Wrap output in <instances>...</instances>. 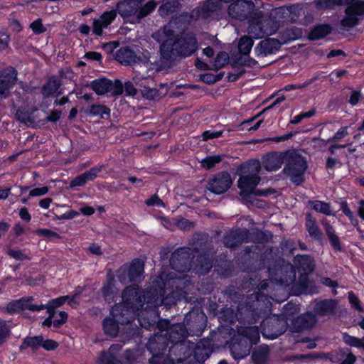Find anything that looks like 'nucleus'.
Segmentation results:
<instances>
[{
	"instance_id": "nucleus-37",
	"label": "nucleus",
	"mask_w": 364,
	"mask_h": 364,
	"mask_svg": "<svg viewBox=\"0 0 364 364\" xmlns=\"http://www.w3.org/2000/svg\"><path fill=\"white\" fill-rule=\"evenodd\" d=\"M344 341L346 343L356 347H363V341L359 338H357L349 335L344 336Z\"/></svg>"
},
{
	"instance_id": "nucleus-31",
	"label": "nucleus",
	"mask_w": 364,
	"mask_h": 364,
	"mask_svg": "<svg viewBox=\"0 0 364 364\" xmlns=\"http://www.w3.org/2000/svg\"><path fill=\"white\" fill-rule=\"evenodd\" d=\"M156 7V3L154 1L147 2L144 6H140L139 9V21L144 17L151 13Z\"/></svg>"
},
{
	"instance_id": "nucleus-51",
	"label": "nucleus",
	"mask_w": 364,
	"mask_h": 364,
	"mask_svg": "<svg viewBox=\"0 0 364 364\" xmlns=\"http://www.w3.org/2000/svg\"><path fill=\"white\" fill-rule=\"evenodd\" d=\"M19 216L20 218L26 222H29L31 219V216L29 214L27 208H21L19 210Z\"/></svg>"
},
{
	"instance_id": "nucleus-8",
	"label": "nucleus",
	"mask_w": 364,
	"mask_h": 364,
	"mask_svg": "<svg viewBox=\"0 0 364 364\" xmlns=\"http://www.w3.org/2000/svg\"><path fill=\"white\" fill-rule=\"evenodd\" d=\"M90 87L98 95L108 93L111 95H118L123 91L122 84L119 80L112 82L107 79H98L93 80Z\"/></svg>"
},
{
	"instance_id": "nucleus-30",
	"label": "nucleus",
	"mask_w": 364,
	"mask_h": 364,
	"mask_svg": "<svg viewBox=\"0 0 364 364\" xmlns=\"http://www.w3.org/2000/svg\"><path fill=\"white\" fill-rule=\"evenodd\" d=\"M223 159L222 155H212L208 156L201 161V166L206 168L210 169L214 167L216 164L220 163Z\"/></svg>"
},
{
	"instance_id": "nucleus-1",
	"label": "nucleus",
	"mask_w": 364,
	"mask_h": 364,
	"mask_svg": "<svg viewBox=\"0 0 364 364\" xmlns=\"http://www.w3.org/2000/svg\"><path fill=\"white\" fill-rule=\"evenodd\" d=\"M142 306L141 290L135 287L127 288L122 293V303L117 304L112 309L111 314L116 320L106 318L103 321L105 333L112 336L117 335L118 332L117 323H129Z\"/></svg>"
},
{
	"instance_id": "nucleus-23",
	"label": "nucleus",
	"mask_w": 364,
	"mask_h": 364,
	"mask_svg": "<svg viewBox=\"0 0 364 364\" xmlns=\"http://www.w3.org/2000/svg\"><path fill=\"white\" fill-rule=\"evenodd\" d=\"M331 31V28L330 26L327 24L319 25L310 31L309 37L311 40H318L325 37L329 34Z\"/></svg>"
},
{
	"instance_id": "nucleus-12",
	"label": "nucleus",
	"mask_w": 364,
	"mask_h": 364,
	"mask_svg": "<svg viewBox=\"0 0 364 364\" xmlns=\"http://www.w3.org/2000/svg\"><path fill=\"white\" fill-rule=\"evenodd\" d=\"M144 272V262L140 259L133 261L129 269L122 268L120 269L119 279L122 283H126L125 275L128 274L129 281H138L141 279Z\"/></svg>"
},
{
	"instance_id": "nucleus-50",
	"label": "nucleus",
	"mask_w": 364,
	"mask_h": 364,
	"mask_svg": "<svg viewBox=\"0 0 364 364\" xmlns=\"http://www.w3.org/2000/svg\"><path fill=\"white\" fill-rule=\"evenodd\" d=\"M146 204L148 205H164L163 201L156 196H154L147 200Z\"/></svg>"
},
{
	"instance_id": "nucleus-28",
	"label": "nucleus",
	"mask_w": 364,
	"mask_h": 364,
	"mask_svg": "<svg viewBox=\"0 0 364 364\" xmlns=\"http://www.w3.org/2000/svg\"><path fill=\"white\" fill-rule=\"evenodd\" d=\"M311 208L316 212L321 213L328 215H333L329 203L320 200L312 201L309 203Z\"/></svg>"
},
{
	"instance_id": "nucleus-43",
	"label": "nucleus",
	"mask_w": 364,
	"mask_h": 364,
	"mask_svg": "<svg viewBox=\"0 0 364 364\" xmlns=\"http://www.w3.org/2000/svg\"><path fill=\"white\" fill-rule=\"evenodd\" d=\"M114 287L111 282L102 288V293L105 299L109 303V296L114 293Z\"/></svg>"
},
{
	"instance_id": "nucleus-45",
	"label": "nucleus",
	"mask_w": 364,
	"mask_h": 364,
	"mask_svg": "<svg viewBox=\"0 0 364 364\" xmlns=\"http://www.w3.org/2000/svg\"><path fill=\"white\" fill-rule=\"evenodd\" d=\"M35 232L38 235H43L47 237H59L56 232L48 229H38Z\"/></svg>"
},
{
	"instance_id": "nucleus-9",
	"label": "nucleus",
	"mask_w": 364,
	"mask_h": 364,
	"mask_svg": "<svg viewBox=\"0 0 364 364\" xmlns=\"http://www.w3.org/2000/svg\"><path fill=\"white\" fill-rule=\"evenodd\" d=\"M17 72L13 68L6 69L0 75V100L6 98L11 88L16 84Z\"/></svg>"
},
{
	"instance_id": "nucleus-26",
	"label": "nucleus",
	"mask_w": 364,
	"mask_h": 364,
	"mask_svg": "<svg viewBox=\"0 0 364 364\" xmlns=\"http://www.w3.org/2000/svg\"><path fill=\"white\" fill-rule=\"evenodd\" d=\"M306 226L309 235L315 239H320L322 233L320 231L316 221L312 219L310 215H307Z\"/></svg>"
},
{
	"instance_id": "nucleus-14",
	"label": "nucleus",
	"mask_w": 364,
	"mask_h": 364,
	"mask_svg": "<svg viewBox=\"0 0 364 364\" xmlns=\"http://www.w3.org/2000/svg\"><path fill=\"white\" fill-rule=\"evenodd\" d=\"M286 161L285 152H272L262 158V164L267 171H276Z\"/></svg>"
},
{
	"instance_id": "nucleus-63",
	"label": "nucleus",
	"mask_w": 364,
	"mask_h": 364,
	"mask_svg": "<svg viewBox=\"0 0 364 364\" xmlns=\"http://www.w3.org/2000/svg\"><path fill=\"white\" fill-rule=\"evenodd\" d=\"M60 113L59 112H56V111L52 112L49 114V116H48L47 119L48 121L55 122L60 118Z\"/></svg>"
},
{
	"instance_id": "nucleus-17",
	"label": "nucleus",
	"mask_w": 364,
	"mask_h": 364,
	"mask_svg": "<svg viewBox=\"0 0 364 364\" xmlns=\"http://www.w3.org/2000/svg\"><path fill=\"white\" fill-rule=\"evenodd\" d=\"M101 171V167H95L84 173L77 176L70 183V187L82 186L90 181H93Z\"/></svg>"
},
{
	"instance_id": "nucleus-33",
	"label": "nucleus",
	"mask_w": 364,
	"mask_h": 364,
	"mask_svg": "<svg viewBox=\"0 0 364 364\" xmlns=\"http://www.w3.org/2000/svg\"><path fill=\"white\" fill-rule=\"evenodd\" d=\"M43 343V337L41 336H34V337H28L24 339L23 344L26 346H29L33 348H37L38 347L42 346Z\"/></svg>"
},
{
	"instance_id": "nucleus-35",
	"label": "nucleus",
	"mask_w": 364,
	"mask_h": 364,
	"mask_svg": "<svg viewBox=\"0 0 364 364\" xmlns=\"http://www.w3.org/2000/svg\"><path fill=\"white\" fill-rule=\"evenodd\" d=\"M30 28L33 32L36 34H40L46 31V28L43 26L42 21L40 18H38L32 22L30 24Z\"/></svg>"
},
{
	"instance_id": "nucleus-34",
	"label": "nucleus",
	"mask_w": 364,
	"mask_h": 364,
	"mask_svg": "<svg viewBox=\"0 0 364 364\" xmlns=\"http://www.w3.org/2000/svg\"><path fill=\"white\" fill-rule=\"evenodd\" d=\"M228 61V55L226 53H219L215 61L214 68L216 70L223 67Z\"/></svg>"
},
{
	"instance_id": "nucleus-10",
	"label": "nucleus",
	"mask_w": 364,
	"mask_h": 364,
	"mask_svg": "<svg viewBox=\"0 0 364 364\" xmlns=\"http://www.w3.org/2000/svg\"><path fill=\"white\" fill-rule=\"evenodd\" d=\"M32 300V297H26L11 301L6 305V311L9 313H15L26 309L31 311H39L44 309V306L33 304Z\"/></svg>"
},
{
	"instance_id": "nucleus-32",
	"label": "nucleus",
	"mask_w": 364,
	"mask_h": 364,
	"mask_svg": "<svg viewBox=\"0 0 364 364\" xmlns=\"http://www.w3.org/2000/svg\"><path fill=\"white\" fill-rule=\"evenodd\" d=\"M10 336V329L5 321L0 320V347Z\"/></svg>"
},
{
	"instance_id": "nucleus-18",
	"label": "nucleus",
	"mask_w": 364,
	"mask_h": 364,
	"mask_svg": "<svg viewBox=\"0 0 364 364\" xmlns=\"http://www.w3.org/2000/svg\"><path fill=\"white\" fill-rule=\"evenodd\" d=\"M336 307L334 300H326L318 302L315 306V312L321 316L331 314Z\"/></svg>"
},
{
	"instance_id": "nucleus-62",
	"label": "nucleus",
	"mask_w": 364,
	"mask_h": 364,
	"mask_svg": "<svg viewBox=\"0 0 364 364\" xmlns=\"http://www.w3.org/2000/svg\"><path fill=\"white\" fill-rule=\"evenodd\" d=\"M306 317L309 319V322L303 324L302 328H304L311 327L315 323V318L313 315L308 314Z\"/></svg>"
},
{
	"instance_id": "nucleus-53",
	"label": "nucleus",
	"mask_w": 364,
	"mask_h": 364,
	"mask_svg": "<svg viewBox=\"0 0 364 364\" xmlns=\"http://www.w3.org/2000/svg\"><path fill=\"white\" fill-rule=\"evenodd\" d=\"M178 225L182 230H188L193 226V223L186 219H182L178 222Z\"/></svg>"
},
{
	"instance_id": "nucleus-6",
	"label": "nucleus",
	"mask_w": 364,
	"mask_h": 364,
	"mask_svg": "<svg viewBox=\"0 0 364 364\" xmlns=\"http://www.w3.org/2000/svg\"><path fill=\"white\" fill-rule=\"evenodd\" d=\"M338 5H347L346 15L341 21L343 27L354 26L364 16V0H338Z\"/></svg>"
},
{
	"instance_id": "nucleus-55",
	"label": "nucleus",
	"mask_w": 364,
	"mask_h": 364,
	"mask_svg": "<svg viewBox=\"0 0 364 364\" xmlns=\"http://www.w3.org/2000/svg\"><path fill=\"white\" fill-rule=\"evenodd\" d=\"M360 97V93L358 91H353L350 97L349 102L352 105H355L359 102Z\"/></svg>"
},
{
	"instance_id": "nucleus-5",
	"label": "nucleus",
	"mask_w": 364,
	"mask_h": 364,
	"mask_svg": "<svg viewBox=\"0 0 364 364\" xmlns=\"http://www.w3.org/2000/svg\"><path fill=\"white\" fill-rule=\"evenodd\" d=\"M277 29V24L271 18L256 13L249 21L247 33L252 38H260L273 34Z\"/></svg>"
},
{
	"instance_id": "nucleus-64",
	"label": "nucleus",
	"mask_w": 364,
	"mask_h": 364,
	"mask_svg": "<svg viewBox=\"0 0 364 364\" xmlns=\"http://www.w3.org/2000/svg\"><path fill=\"white\" fill-rule=\"evenodd\" d=\"M196 66L198 68L200 69V70H208V69H210L209 66L206 63L202 62L199 59H197L196 60Z\"/></svg>"
},
{
	"instance_id": "nucleus-36",
	"label": "nucleus",
	"mask_w": 364,
	"mask_h": 364,
	"mask_svg": "<svg viewBox=\"0 0 364 364\" xmlns=\"http://www.w3.org/2000/svg\"><path fill=\"white\" fill-rule=\"evenodd\" d=\"M316 5L319 9H328L338 5V0H317Z\"/></svg>"
},
{
	"instance_id": "nucleus-19",
	"label": "nucleus",
	"mask_w": 364,
	"mask_h": 364,
	"mask_svg": "<svg viewBox=\"0 0 364 364\" xmlns=\"http://www.w3.org/2000/svg\"><path fill=\"white\" fill-rule=\"evenodd\" d=\"M321 223L324 227L326 233L333 247L336 250H341V247L340 240L336 235L333 227L328 223L326 220H323Z\"/></svg>"
},
{
	"instance_id": "nucleus-25",
	"label": "nucleus",
	"mask_w": 364,
	"mask_h": 364,
	"mask_svg": "<svg viewBox=\"0 0 364 364\" xmlns=\"http://www.w3.org/2000/svg\"><path fill=\"white\" fill-rule=\"evenodd\" d=\"M253 46V40L249 36L241 37L238 42V50L240 54L247 55L250 53Z\"/></svg>"
},
{
	"instance_id": "nucleus-20",
	"label": "nucleus",
	"mask_w": 364,
	"mask_h": 364,
	"mask_svg": "<svg viewBox=\"0 0 364 364\" xmlns=\"http://www.w3.org/2000/svg\"><path fill=\"white\" fill-rule=\"evenodd\" d=\"M239 336H240L241 338H245V339L250 343V346L252 343H257L259 340V329L255 326L243 329L240 331Z\"/></svg>"
},
{
	"instance_id": "nucleus-39",
	"label": "nucleus",
	"mask_w": 364,
	"mask_h": 364,
	"mask_svg": "<svg viewBox=\"0 0 364 364\" xmlns=\"http://www.w3.org/2000/svg\"><path fill=\"white\" fill-rule=\"evenodd\" d=\"M9 41V36L4 30L0 31V50H5Z\"/></svg>"
},
{
	"instance_id": "nucleus-56",
	"label": "nucleus",
	"mask_w": 364,
	"mask_h": 364,
	"mask_svg": "<svg viewBox=\"0 0 364 364\" xmlns=\"http://www.w3.org/2000/svg\"><path fill=\"white\" fill-rule=\"evenodd\" d=\"M101 55L97 52H89L85 54V58L87 59L93 60L95 61H99L101 59Z\"/></svg>"
},
{
	"instance_id": "nucleus-59",
	"label": "nucleus",
	"mask_w": 364,
	"mask_h": 364,
	"mask_svg": "<svg viewBox=\"0 0 364 364\" xmlns=\"http://www.w3.org/2000/svg\"><path fill=\"white\" fill-rule=\"evenodd\" d=\"M80 210L85 215H91L95 213V209L91 206L82 207Z\"/></svg>"
},
{
	"instance_id": "nucleus-24",
	"label": "nucleus",
	"mask_w": 364,
	"mask_h": 364,
	"mask_svg": "<svg viewBox=\"0 0 364 364\" xmlns=\"http://www.w3.org/2000/svg\"><path fill=\"white\" fill-rule=\"evenodd\" d=\"M117 59L124 65H130L136 63L133 52L129 49H121L117 53Z\"/></svg>"
},
{
	"instance_id": "nucleus-7",
	"label": "nucleus",
	"mask_w": 364,
	"mask_h": 364,
	"mask_svg": "<svg viewBox=\"0 0 364 364\" xmlns=\"http://www.w3.org/2000/svg\"><path fill=\"white\" fill-rule=\"evenodd\" d=\"M255 4L251 1L237 0L231 3L228 9V16L232 19L242 21L254 14Z\"/></svg>"
},
{
	"instance_id": "nucleus-46",
	"label": "nucleus",
	"mask_w": 364,
	"mask_h": 364,
	"mask_svg": "<svg viewBox=\"0 0 364 364\" xmlns=\"http://www.w3.org/2000/svg\"><path fill=\"white\" fill-rule=\"evenodd\" d=\"M59 319H55L53 321V326L55 327H59L62 324L65 323L68 318V314L65 311H60L58 314Z\"/></svg>"
},
{
	"instance_id": "nucleus-27",
	"label": "nucleus",
	"mask_w": 364,
	"mask_h": 364,
	"mask_svg": "<svg viewBox=\"0 0 364 364\" xmlns=\"http://www.w3.org/2000/svg\"><path fill=\"white\" fill-rule=\"evenodd\" d=\"M178 6V0H163L161 6L159 9V12L161 16H166L168 13L174 11Z\"/></svg>"
},
{
	"instance_id": "nucleus-2",
	"label": "nucleus",
	"mask_w": 364,
	"mask_h": 364,
	"mask_svg": "<svg viewBox=\"0 0 364 364\" xmlns=\"http://www.w3.org/2000/svg\"><path fill=\"white\" fill-rule=\"evenodd\" d=\"M261 171V164L258 160H252L242 164L239 169L237 186L242 196L254 193L257 196H265L266 191H256V187L261 181L259 173Z\"/></svg>"
},
{
	"instance_id": "nucleus-15",
	"label": "nucleus",
	"mask_w": 364,
	"mask_h": 364,
	"mask_svg": "<svg viewBox=\"0 0 364 364\" xmlns=\"http://www.w3.org/2000/svg\"><path fill=\"white\" fill-rule=\"evenodd\" d=\"M115 11L104 12L99 18L94 19L92 23L93 33L97 36H101L103 28H107L116 18Z\"/></svg>"
},
{
	"instance_id": "nucleus-16",
	"label": "nucleus",
	"mask_w": 364,
	"mask_h": 364,
	"mask_svg": "<svg viewBox=\"0 0 364 364\" xmlns=\"http://www.w3.org/2000/svg\"><path fill=\"white\" fill-rule=\"evenodd\" d=\"M280 46L279 42L274 38L262 41L255 48L257 56H264L274 53Z\"/></svg>"
},
{
	"instance_id": "nucleus-52",
	"label": "nucleus",
	"mask_w": 364,
	"mask_h": 364,
	"mask_svg": "<svg viewBox=\"0 0 364 364\" xmlns=\"http://www.w3.org/2000/svg\"><path fill=\"white\" fill-rule=\"evenodd\" d=\"M124 90L126 93L129 95H134L136 93V90L131 82H127L125 83Z\"/></svg>"
},
{
	"instance_id": "nucleus-4",
	"label": "nucleus",
	"mask_w": 364,
	"mask_h": 364,
	"mask_svg": "<svg viewBox=\"0 0 364 364\" xmlns=\"http://www.w3.org/2000/svg\"><path fill=\"white\" fill-rule=\"evenodd\" d=\"M307 168L305 159L296 150L286 151L285 173L289 176L293 183L300 184L304 181V176Z\"/></svg>"
},
{
	"instance_id": "nucleus-13",
	"label": "nucleus",
	"mask_w": 364,
	"mask_h": 364,
	"mask_svg": "<svg viewBox=\"0 0 364 364\" xmlns=\"http://www.w3.org/2000/svg\"><path fill=\"white\" fill-rule=\"evenodd\" d=\"M232 183L229 173H222L215 176L208 183V189L216 194L227 191Z\"/></svg>"
},
{
	"instance_id": "nucleus-47",
	"label": "nucleus",
	"mask_w": 364,
	"mask_h": 364,
	"mask_svg": "<svg viewBox=\"0 0 364 364\" xmlns=\"http://www.w3.org/2000/svg\"><path fill=\"white\" fill-rule=\"evenodd\" d=\"M58 346V343L53 340H43L42 346L48 350H53L56 348Z\"/></svg>"
},
{
	"instance_id": "nucleus-3",
	"label": "nucleus",
	"mask_w": 364,
	"mask_h": 364,
	"mask_svg": "<svg viewBox=\"0 0 364 364\" xmlns=\"http://www.w3.org/2000/svg\"><path fill=\"white\" fill-rule=\"evenodd\" d=\"M166 38L161 46V53L164 58L168 59L175 55L183 57L193 54L198 48L196 39L193 37H187L176 40L171 31H164Z\"/></svg>"
},
{
	"instance_id": "nucleus-48",
	"label": "nucleus",
	"mask_w": 364,
	"mask_h": 364,
	"mask_svg": "<svg viewBox=\"0 0 364 364\" xmlns=\"http://www.w3.org/2000/svg\"><path fill=\"white\" fill-rule=\"evenodd\" d=\"M151 364H173V362L170 360H165L163 358L160 356H153L150 359Z\"/></svg>"
},
{
	"instance_id": "nucleus-60",
	"label": "nucleus",
	"mask_w": 364,
	"mask_h": 364,
	"mask_svg": "<svg viewBox=\"0 0 364 364\" xmlns=\"http://www.w3.org/2000/svg\"><path fill=\"white\" fill-rule=\"evenodd\" d=\"M89 250H90V252L91 253L95 254V255H100L102 254L100 247L99 245H95V244H92L89 247Z\"/></svg>"
},
{
	"instance_id": "nucleus-44",
	"label": "nucleus",
	"mask_w": 364,
	"mask_h": 364,
	"mask_svg": "<svg viewBox=\"0 0 364 364\" xmlns=\"http://www.w3.org/2000/svg\"><path fill=\"white\" fill-rule=\"evenodd\" d=\"M348 299L350 303L355 309L360 311H363V309L360 304V300L353 292H350L348 294Z\"/></svg>"
},
{
	"instance_id": "nucleus-54",
	"label": "nucleus",
	"mask_w": 364,
	"mask_h": 364,
	"mask_svg": "<svg viewBox=\"0 0 364 364\" xmlns=\"http://www.w3.org/2000/svg\"><path fill=\"white\" fill-rule=\"evenodd\" d=\"M79 215V213L75 210H70L68 211L67 213H64L63 215L58 217V219L60 220H64V219H73L75 217H77Z\"/></svg>"
},
{
	"instance_id": "nucleus-38",
	"label": "nucleus",
	"mask_w": 364,
	"mask_h": 364,
	"mask_svg": "<svg viewBox=\"0 0 364 364\" xmlns=\"http://www.w3.org/2000/svg\"><path fill=\"white\" fill-rule=\"evenodd\" d=\"M91 112L94 114H100L103 117L105 114L108 115L109 114V110L102 105H94L91 107Z\"/></svg>"
},
{
	"instance_id": "nucleus-21",
	"label": "nucleus",
	"mask_w": 364,
	"mask_h": 364,
	"mask_svg": "<svg viewBox=\"0 0 364 364\" xmlns=\"http://www.w3.org/2000/svg\"><path fill=\"white\" fill-rule=\"evenodd\" d=\"M294 263L297 264V268L305 272H311L314 269V261L307 255L296 256L294 258Z\"/></svg>"
},
{
	"instance_id": "nucleus-11",
	"label": "nucleus",
	"mask_w": 364,
	"mask_h": 364,
	"mask_svg": "<svg viewBox=\"0 0 364 364\" xmlns=\"http://www.w3.org/2000/svg\"><path fill=\"white\" fill-rule=\"evenodd\" d=\"M250 343L245 338H241L239 334L232 338L230 350L235 359H242L246 357L250 353Z\"/></svg>"
},
{
	"instance_id": "nucleus-58",
	"label": "nucleus",
	"mask_w": 364,
	"mask_h": 364,
	"mask_svg": "<svg viewBox=\"0 0 364 364\" xmlns=\"http://www.w3.org/2000/svg\"><path fill=\"white\" fill-rule=\"evenodd\" d=\"M52 203V199L50 198H46L43 199H41L39 201V205L44 209H47L49 208L50 203Z\"/></svg>"
},
{
	"instance_id": "nucleus-41",
	"label": "nucleus",
	"mask_w": 364,
	"mask_h": 364,
	"mask_svg": "<svg viewBox=\"0 0 364 364\" xmlns=\"http://www.w3.org/2000/svg\"><path fill=\"white\" fill-rule=\"evenodd\" d=\"M68 299V296H60L58 298L50 300L48 301V304H50V306L56 309L66 303Z\"/></svg>"
},
{
	"instance_id": "nucleus-61",
	"label": "nucleus",
	"mask_w": 364,
	"mask_h": 364,
	"mask_svg": "<svg viewBox=\"0 0 364 364\" xmlns=\"http://www.w3.org/2000/svg\"><path fill=\"white\" fill-rule=\"evenodd\" d=\"M68 300L66 302H68V304L71 306V307H75L76 306V305L77 304V294H75L72 296H68Z\"/></svg>"
},
{
	"instance_id": "nucleus-22",
	"label": "nucleus",
	"mask_w": 364,
	"mask_h": 364,
	"mask_svg": "<svg viewBox=\"0 0 364 364\" xmlns=\"http://www.w3.org/2000/svg\"><path fill=\"white\" fill-rule=\"evenodd\" d=\"M119 350V346H112L109 351L102 353L100 357L99 360L102 364H120V362L117 360L114 353Z\"/></svg>"
},
{
	"instance_id": "nucleus-57",
	"label": "nucleus",
	"mask_w": 364,
	"mask_h": 364,
	"mask_svg": "<svg viewBox=\"0 0 364 364\" xmlns=\"http://www.w3.org/2000/svg\"><path fill=\"white\" fill-rule=\"evenodd\" d=\"M341 208L343 210V212L344 213V214L347 217H348L350 219H352L353 218V214L350 211V210L348 208L346 203H342Z\"/></svg>"
},
{
	"instance_id": "nucleus-49",
	"label": "nucleus",
	"mask_w": 364,
	"mask_h": 364,
	"mask_svg": "<svg viewBox=\"0 0 364 364\" xmlns=\"http://www.w3.org/2000/svg\"><path fill=\"white\" fill-rule=\"evenodd\" d=\"M8 254L11 257L19 260H23L26 258V256L19 250H11L8 251Z\"/></svg>"
},
{
	"instance_id": "nucleus-42",
	"label": "nucleus",
	"mask_w": 364,
	"mask_h": 364,
	"mask_svg": "<svg viewBox=\"0 0 364 364\" xmlns=\"http://www.w3.org/2000/svg\"><path fill=\"white\" fill-rule=\"evenodd\" d=\"M221 131H205L203 133V139L204 141L220 137L222 135Z\"/></svg>"
},
{
	"instance_id": "nucleus-29",
	"label": "nucleus",
	"mask_w": 364,
	"mask_h": 364,
	"mask_svg": "<svg viewBox=\"0 0 364 364\" xmlns=\"http://www.w3.org/2000/svg\"><path fill=\"white\" fill-rule=\"evenodd\" d=\"M60 87V82L56 78H50L42 89L43 95L49 96L55 93Z\"/></svg>"
},
{
	"instance_id": "nucleus-40",
	"label": "nucleus",
	"mask_w": 364,
	"mask_h": 364,
	"mask_svg": "<svg viewBox=\"0 0 364 364\" xmlns=\"http://www.w3.org/2000/svg\"><path fill=\"white\" fill-rule=\"evenodd\" d=\"M49 191L48 187L43 186L40 188H35L29 192V196L32 197H38L46 195Z\"/></svg>"
}]
</instances>
